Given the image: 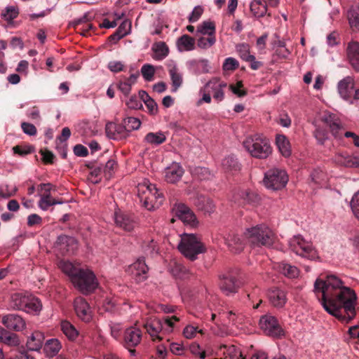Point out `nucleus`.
<instances>
[{
  "label": "nucleus",
  "instance_id": "1",
  "mask_svg": "<svg viewBox=\"0 0 359 359\" xmlns=\"http://www.w3.org/2000/svg\"><path fill=\"white\" fill-rule=\"evenodd\" d=\"M314 292L325 310L342 323H348L356 315L357 296L335 275L319 277L314 283Z\"/></svg>",
  "mask_w": 359,
  "mask_h": 359
},
{
  "label": "nucleus",
  "instance_id": "2",
  "mask_svg": "<svg viewBox=\"0 0 359 359\" xmlns=\"http://www.w3.org/2000/svg\"><path fill=\"white\" fill-rule=\"evenodd\" d=\"M137 196L142 205L148 210L158 208L164 200L163 194L153 184H142L137 186Z\"/></svg>",
  "mask_w": 359,
  "mask_h": 359
},
{
  "label": "nucleus",
  "instance_id": "3",
  "mask_svg": "<svg viewBox=\"0 0 359 359\" xmlns=\"http://www.w3.org/2000/svg\"><path fill=\"white\" fill-rule=\"evenodd\" d=\"M245 236L254 246L271 247L276 242V236L273 231L265 224H259L248 229Z\"/></svg>",
  "mask_w": 359,
  "mask_h": 359
},
{
  "label": "nucleus",
  "instance_id": "4",
  "mask_svg": "<svg viewBox=\"0 0 359 359\" xmlns=\"http://www.w3.org/2000/svg\"><path fill=\"white\" fill-rule=\"evenodd\" d=\"M177 248L180 252L191 261L196 259L197 255L205 250L203 244L195 235L187 233L181 236Z\"/></svg>",
  "mask_w": 359,
  "mask_h": 359
},
{
  "label": "nucleus",
  "instance_id": "5",
  "mask_svg": "<svg viewBox=\"0 0 359 359\" xmlns=\"http://www.w3.org/2000/svg\"><path fill=\"white\" fill-rule=\"evenodd\" d=\"M72 283L83 294L91 293L98 285L96 277L93 271L83 269H81L74 275Z\"/></svg>",
  "mask_w": 359,
  "mask_h": 359
},
{
  "label": "nucleus",
  "instance_id": "6",
  "mask_svg": "<svg viewBox=\"0 0 359 359\" xmlns=\"http://www.w3.org/2000/svg\"><path fill=\"white\" fill-rule=\"evenodd\" d=\"M243 147L252 156L257 158H266L272 151L269 141L260 137L246 139L243 142Z\"/></svg>",
  "mask_w": 359,
  "mask_h": 359
},
{
  "label": "nucleus",
  "instance_id": "7",
  "mask_svg": "<svg viewBox=\"0 0 359 359\" xmlns=\"http://www.w3.org/2000/svg\"><path fill=\"white\" fill-rule=\"evenodd\" d=\"M290 248L297 255L310 260L318 258V252L312 244L301 236H295L290 241Z\"/></svg>",
  "mask_w": 359,
  "mask_h": 359
},
{
  "label": "nucleus",
  "instance_id": "8",
  "mask_svg": "<svg viewBox=\"0 0 359 359\" xmlns=\"http://www.w3.org/2000/svg\"><path fill=\"white\" fill-rule=\"evenodd\" d=\"M288 182V175L284 170L273 168L265 173L264 183L265 186L273 190H278L285 187Z\"/></svg>",
  "mask_w": 359,
  "mask_h": 359
},
{
  "label": "nucleus",
  "instance_id": "9",
  "mask_svg": "<svg viewBox=\"0 0 359 359\" xmlns=\"http://www.w3.org/2000/svg\"><path fill=\"white\" fill-rule=\"evenodd\" d=\"M116 226L126 232H132L138 225L137 217L131 212L121 210L114 212Z\"/></svg>",
  "mask_w": 359,
  "mask_h": 359
},
{
  "label": "nucleus",
  "instance_id": "10",
  "mask_svg": "<svg viewBox=\"0 0 359 359\" xmlns=\"http://www.w3.org/2000/svg\"><path fill=\"white\" fill-rule=\"evenodd\" d=\"M219 279V288L226 295L236 293L241 285V280L233 272H227L220 275Z\"/></svg>",
  "mask_w": 359,
  "mask_h": 359
},
{
  "label": "nucleus",
  "instance_id": "11",
  "mask_svg": "<svg viewBox=\"0 0 359 359\" xmlns=\"http://www.w3.org/2000/svg\"><path fill=\"white\" fill-rule=\"evenodd\" d=\"M259 324L262 330L267 335L279 337L283 334V330L278 320L273 316H263L260 318Z\"/></svg>",
  "mask_w": 359,
  "mask_h": 359
},
{
  "label": "nucleus",
  "instance_id": "12",
  "mask_svg": "<svg viewBox=\"0 0 359 359\" xmlns=\"http://www.w3.org/2000/svg\"><path fill=\"white\" fill-rule=\"evenodd\" d=\"M142 335V331L139 328L128 327L125 330L121 343L126 348H135L140 343Z\"/></svg>",
  "mask_w": 359,
  "mask_h": 359
},
{
  "label": "nucleus",
  "instance_id": "13",
  "mask_svg": "<svg viewBox=\"0 0 359 359\" xmlns=\"http://www.w3.org/2000/svg\"><path fill=\"white\" fill-rule=\"evenodd\" d=\"M105 131L107 137L118 140L126 139L130 133L123 122L121 124L112 122L107 123Z\"/></svg>",
  "mask_w": 359,
  "mask_h": 359
},
{
  "label": "nucleus",
  "instance_id": "14",
  "mask_svg": "<svg viewBox=\"0 0 359 359\" xmlns=\"http://www.w3.org/2000/svg\"><path fill=\"white\" fill-rule=\"evenodd\" d=\"M148 269L144 259L140 258L129 266L128 272L136 282H142L147 278Z\"/></svg>",
  "mask_w": 359,
  "mask_h": 359
},
{
  "label": "nucleus",
  "instance_id": "15",
  "mask_svg": "<svg viewBox=\"0 0 359 359\" xmlns=\"http://www.w3.org/2000/svg\"><path fill=\"white\" fill-rule=\"evenodd\" d=\"M227 86L226 82L219 78H213L205 86V90H210L213 94V98L217 102H221L224 98V88Z\"/></svg>",
  "mask_w": 359,
  "mask_h": 359
},
{
  "label": "nucleus",
  "instance_id": "16",
  "mask_svg": "<svg viewBox=\"0 0 359 359\" xmlns=\"http://www.w3.org/2000/svg\"><path fill=\"white\" fill-rule=\"evenodd\" d=\"M337 90L343 99L348 100L354 98L355 87L353 78L348 76L339 81L337 85Z\"/></svg>",
  "mask_w": 359,
  "mask_h": 359
},
{
  "label": "nucleus",
  "instance_id": "17",
  "mask_svg": "<svg viewBox=\"0 0 359 359\" xmlns=\"http://www.w3.org/2000/svg\"><path fill=\"white\" fill-rule=\"evenodd\" d=\"M74 306L77 316L84 322H89L92 318L89 304L86 299L78 297L74 299Z\"/></svg>",
  "mask_w": 359,
  "mask_h": 359
},
{
  "label": "nucleus",
  "instance_id": "18",
  "mask_svg": "<svg viewBox=\"0 0 359 359\" xmlns=\"http://www.w3.org/2000/svg\"><path fill=\"white\" fill-rule=\"evenodd\" d=\"M144 328L150 335L153 341H156V339L161 341L162 339V337L160 336V332L163 330V323L160 319L150 318L144 324Z\"/></svg>",
  "mask_w": 359,
  "mask_h": 359
},
{
  "label": "nucleus",
  "instance_id": "19",
  "mask_svg": "<svg viewBox=\"0 0 359 359\" xmlns=\"http://www.w3.org/2000/svg\"><path fill=\"white\" fill-rule=\"evenodd\" d=\"M184 172L180 163L174 162L165 169V180L168 183L175 184L181 180Z\"/></svg>",
  "mask_w": 359,
  "mask_h": 359
},
{
  "label": "nucleus",
  "instance_id": "20",
  "mask_svg": "<svg viewBox=\"0 0 359 359\" xmlns=\"http://www.w3.org/2000/svg\"><path fill=\"white\" fill-rule=\"evenodd\" d=\"M56 244L63 253H74L77 249V241L71 236L60 235L57 237Z\"/></svg>",
  "mask_w": 359,
  "mask_h": 359
},
{
  "label": "nucleus",
  "instance_id": "21",
  "mask_svg": "<svg viewBox=\"0 0 359 359\" xmlns=\"http://www.w3.org/2000/svg\"><path fill=\"white\" fill-rule=\"evenodd\" d=\"M348 62L355 71L359 72V42L351 41L346 48Z\"/></svg>",
  "mask_w": 359,
  "mask_h": 359
},
{
  "label": "nucleus",
  "instance_id": "22",
  "mask_svg": "<svg viewBox=\"0 0 359 359\" xmlns=\"http://www.w3.org/2000/svg\"><path fill=\"white\" fill-rule=\"evenodd\" d=\"M176 216L184 223L194 226L196 224V216L191 209L184 204H179L175 209Z\"/></svg>",
  "mask_w": 359,
  "mask_h": 359
},
{
  "label": "nucleus",
  "instance_id": "23",
  "mask_svg": "<svg viewBox=\"0 0 359 359\" xmlns=\"http://www.w3.org/2000/svg\"><path fill=\"white\" fill-rule=\"evenodd\" d=\"M268 298L270 303L278 308L283 307L287 301L285 292L277 287H273L269 290Z\"/></svg>",
  "mask_w": 359,
  "mask_h": 359
},
{
  "label": "nucleus",
  "instance_id": "24",
  "mask_svg": "<svg viewBox=\"0 0 359 359\" xmlns=\"http://www.w3.org/2000/svg\"><path fill=\"white\" fill-rule=\"evenodd\" d=\"M2 323L10 330L19 332L23 329L25 325L23 319L16 314H8L2 319Z\"/></svg>",
  "mask_w": 359,
  "mask_h": 359
},
{
  "label": "nucleus",
  "instance_id": "25",
  "mask_svg": "<svg viewBox=\"0 0 359 359\" xmlns=\"http://www.w3.org/2000/svg\"><path fill=\"white\" fill-rule=\"evenodd\" d=\"M334 162L345 167H359L358 156H351L346 153H338L334 157Z\"/></svg>",
  "mask_w": 359,
  "mask_h": 359
},
{
  "label": "nucleus",
  "instance_id": "26",
  "mask_svg": "<svg viewBox=\"0 0 359 359\" xmlns=\"http://www.w3.org/2000/svg\"><path fill=\"white\" fill-rule=\"evenodd\" d=\"M44 340V335L39 331H35L32 333L27 341V347L30 351H39L42 347Z\"/></svg>",
  "mask_w": 359,
  "mask_h": 359
},
{
  "label": "nucleus",
  "instance_id": "27",
  "mask_svg": "<svg viewBox=\"0 0 359 359\" xmlns=\"http://www.w3.org/2000/svg\"><path fill=\"white\" fill-rule=\"evenodd\" d=\"M90 18L88 14H85L82 18L75 20L72 22L73 27L76 31L83 36H86L88 32L93 28V25L89 23Z\"/></svg>",
  "mask_w": 359,
  "mask_h": 359
},
{
  "label": "nucleus",
  "instance_id": "28",
  "mask_svg": "<svg viewBox=\"0 0 359 359\" xmlns=\"http://www.w3.org/2000/svg\"><path fill=\"white\" fill-rule=\"evenodd\" d=\"M225 241L229 250L233 253H239L244 248L243 241L237 234H229Z\"/></svg>",
  "mask_w": 359,
  "mask_h": 359
},
{
  "label": "nucleus",
  "instance_id": "29",
  "mask_svg": "<svg viewBox=\"0 0 359 359\" xmlns=\"http://www.w3.org/2000/svg\"><path fill=\"white\" fill-rule=\"evenodd\" d=\"M324 121L327 126L330 128L332 134L335 137H341L342 134V126L341 125L340 121L336 118L335 116L329 115L325 118Z\"/></svg>",
  "mask_w": 359,
  "mask_h": 359
},
{
  "label": "nucleus",
  "instance_id": "30",
  "mask_svg": "<svg viewBox=\"0 0 359 359\" xmlns=\"http://www.w3.org/2000/svg\"><path fill=\"white\" fill-rule=\"evenodd\" d=\"M29 296L22 292L13 294L11 297V306L14 309L23 311L26 308Z\"/></svg>",
  "mask_w": 359,
  "mask_h": 359
},
{
  "label": "nucleus",
  "instance_id": "31",
  "mask_svg": "<svg viewBox=\"0 0 359 359\" xmlns=\"http://www.w3.org/2000/svg\"><path fill=\"white\" fill-rule=\"evenodd\" d=\"M250 11L256 18L264 17L267 11V6L264 0H254L250 4Z\"/></svg>",
  "mask_w": 359,
  "mask_h": 359
},
{
  "label": "nucleus",
  "instance_id": "32",
  "mask_svg": "<svg viewBox=\"0 0 359 359\" xmlns=\"http://www.w3.org/2000/svg\"><path fill=\"white\" fill-rule=\"evenodd\" d=\"M61 348V344L58 339H50L46 341L43 350L47 356L53 358L56 355Z\"/></svg>",
  "mask_w": 359,
  "mask_h": 359
},
{
  "label": "nucleus",
  "instance_id": "33",
  "mask_svg": "<svg viewBox=\"0 0 359 359\" xmlns=\"http://www.w3.org/2000/svg\"><path fill=\"white\" fill-rule=\"evenodd\" d=\"M276 145L280 152L285 157H288L291 154L290 144L288 140L283 135H278L276 139Z\"/></svg>",
  "mask_w": 359,
  "mask_h": 359
},
{
  "label": "nucleus",
  "instance_id": "34",
  "mask_svg": "<svg viewBox=\"0 0 359 359\" xmlns=\"http://www.w3.org/2000/svg\"><path fill=\"white\" fill-rule=\"evenodd\" d=\"M177 46L180 51L192 50L195 47V40L187 34L182 35L177 40Z\"/></svg>",
  "mask_w": 359,
  "mask_h": 359
},
{
  "label": "nucleus",
  "instance_id": "35",
  "mask_svg": "<svg viewBox=\"0 0 359 359\" xmlns=\"http://www.w3.org/2000/svg\"><path fill=\"white\" fill-rule=\"evenodd\" d=\"M195 203L198 209L205 212L211 213L215 210V205L212 200L204 196H200Z\"/></svg>",
  "mask_w": 359,
  "mask_h": 359
},
{
  "label": "nucleus",
  "instance_id": "36",
  "mask_svg": "<svg viewBox=\"0 0 359 359\" xmlns=\"http://www.w3.org/2000/svg\"><path fill=\"white\" fill-rule=\"evenodd\" d=\"M0 341L9 346H17L19 344L17 334L10 333L4 328H0Z\"/></svg>",
  "mask_w": 359,
  "mask_h": 359
},
{
  "label": "nucleus",
  "instance_id": "37",
  "mask_svg": "<svg viewBox=\"0 0 359 359\" xmlns=\"http://www.w3.org/2000/svg\"><path fill=\"white\" fill-rule=\"evenodd\" d=\"M173 87L172 91H177L182 83V76L176 66L170 67L168 70Z\"/></svg>",
  "mask_w": 359,
  "mask_h": 359
},
{
  "label": "nucleus",
  "instance_id": "38",
  "mask_svg": "<svg viewBox=\"0 0 359 359\" xmlns=\"http://www.w3.org/2000/svg\"><path fill=\"white\" fill-rule=\"evenodd\" d=\"M222 167L226 172H236L240 170V164L237 158L230 155L222 161Z\"/></svg>",
  "mask_w": 359,
  "mask_h": 359
},
{
  "label": "nucleus",
  "instance_id": "39",
  "mask_svg": "<svg viewBox=\"0 0 359 359\" xmlns=\"http://www.w3.org/2000/svg\"><path fill=\"white\" fill-rule=\"evenodd\" d=\"M26 308L24 309V311L30 313H37L41 309L42 304L40 300L32 295H29L27 299V304L26 303Z\"/></svg>",
  "mask_w": 359,
  "mask_h": 359
},
{
  "label": "nucleus",
  "instance_id": "40",
  "mask_svg": "<svg viewBox=\"0 0 359 359\" xmlns=\"http://www.w3.org/2000/svg\"><path fill=\"white\" fill-rule=\"evenodd\" d=\"M238 196L241 198V201H239V204L241 205L250 204L255 205L258 203L259 201L258 195L250 191H241V193L238 194Z\"/></svg>",
  "mask_w": 359,
  "mask_h": 359
},
{
  "label": "nucleus",
  "instance_id": "41",
  "mask_svg": "<svg viewBox=\"0 0 359 359\" xmlns=\"http://www.w3.org/2000/svg\"><path fill=\"white\" fill-rule=\"evenodd\" d=\"M61 330L64 334L71 341H74L79 336V332L68 321H63L61 323Z\"/></svg>",
  "mask_w": 359,
  "mask_h": 359
},
{
  "label": "nucleus",
  "instance_id": "42",
  "mask_svg": "<svg viewBox=\"0 0 359 359\" xmlns=\"http://www.w3.org/2000/svg\"><path fill=\"white\" fill-rule=\"evenodd\" d=\"M279 270L280 273L289 278H297L299 273V269L296 266L285 262L280 264Z\"/></svg>",
  "mask_w": 359,
  "mask_h": 359
},
{
  "label": "nucleus",
  "instance_id": "43",
  "mask_svg": "<svg viewBox=\"0 0 359 359\" xmlns=\"http://www.w3.org/2000/svg\"><path fill=\"white\" fill-rule=\"evenodd\" d=\"M152 49L156 54V58L158 60H163L169 53L168 47L165 43L163 41L155 43Z\"/></svg>",
  "mask_w": 359,
  "mask_h": 359
},
{
  "label": "nucleus",
  "instance_id": "44",
  "mask_svg": "<svg viewBox=\"0 0 359 359\" xmlns=\"http://www.w3.org/2000/svg\"><path fill=\"white\" fill-rule=\"evenodd\" d=\"M347 18L351 27L359 31V11L350 8L347 12Z\"/></svg>",
  "mask_w": 359,
  "mask_h": 359
},
{
  "label": "nucleus",
  "instance_id": "45",
  "mask_svg": "<svg viewBox=\"0 0 359 359\" xmlns=\"http://www.w3.org/2000/svg\"><path fill=\"white\" fill-rule=\"evenodd\" d=\"M215 27L213 22L205 21L197 27V33L203 35L215 36Z\"/></svg>",
  "mask_w": 359,
  "mask_h": 359
},
{
  "label": "nucleus",
  "instance_id": "46",
  "mask_svg": "<svg viewBox=\"0 0 359 359\" xmlns=\"http://www.w3.org/2000/svg\"><path fill=\"white\" fill-rule=\"evenodd\" d=\"M60 266L62 271L68 275L71 282L72 281L74 275L81 269L80 268H77L74 266L73 264L69 262H61Z\"/></svg>",
  "mask_w": 359,
  "mask_h": 359
},
{
  "label": "nucleus",
  "instance_id": "47",
  "mask_svg": "<svg viewBox=\"0 0 359 359\" xmlns=\"http://www.w3.org/2000/svg\"><path fill=\"white\" fill-rule=\"evenodd\" d=\"M144 140L151 144H161L163 143L166 137L163 133H149L144 137Z\"/></svg>",
  "mask_w": 359,
  "mask_h": 359
},
{
  "label": "nucleus",
  "instance_id": "48",
  "mask_svg": "<svg viewBox=\"0 0 359 359\" xmlns=\"http://www.w3.org/2000/svg\"><path fill=\"white\" fill-rule=\"evenodd\" d=\"M236 50L241 58L248 62L254 59V55L250 53L249 46L246 43H241L236 46Z\"/></svg>",
  "mask_w": 359,
  "mask_h": 359
},
{
  "label": "nucleus",
  "instance_id": "49",
  "mask_svg": "<svg viewBox=\"0 0 359 359\" xmlns=\"http://www.w3.org/2000/svg\"><path fill=\"white\" fill-rule=\"evenodd\" d=\"M88 168L90 169V175L91 177H95V183H98L101 180V175L103 172V166L101 164L95 163H90L87 165Z\"/></svg>",
  "mask_w": 359,
  "mask_h": 359
},
{
  "label": "nucleus",
  "instance_id": "50",
  "mask_svg": "<svg viewBox=\"0 0 359 359\" xmlns=\"http://www.w3.org/2000/svg\"><path fill=\"white\" fill-rule=\"evenodd\" d=\"M52 189H47L43 194H40L41 198L39 201V206L43 210H47L50 207V202L53 199L50 195Z\"/></svg>",
  "mask_w": 359,
  "mask_h": 359
},
{
  "label": "nucleus",
  "instance_id": "51",
  "mask_svg": "<svg viewBox=\"0 0 359 359\" xmlns=\"http://www.w3.org/2000/svg\"><path fill=\"white\" fill-rule=\"evenodd\" d=\"M189 65L195 68L196 74H199L201 73H205L208 71V60H193L189 62Z\"/></svg>",
  "mask_w": 359,
  "mask_h": 359
},
{
  "label": "nucleus",
  "instance_id": "52",
  "mask_svg": "<svg viewBox=\"0 0 359 359\" xmlns=\"http://www.w3.org/2000/svg\"><path fill=\"white\" fill-rule=\"evenodd\" d=\"M172 273L176 277L184 279L189 277V271L182 264L175 263L172 269Z\"/></svg>",
  "mask_w": 359,
  "mask_h": 359
},
{
  "label": "nucleus",
  "instance_id": "53",
  "mask_svg": "<svg viewBox=\"0 0 359 359\" xmlns=\"http://www.w3.org/2000/svg\"><path fill=\"white\" fill-rule=\"evenodd\" d=\"M123 123L129 133L134 130H137L141 125L140 121L135 117H128L124 118L123 120Z\"/></svg>",
  "mask_w": 359,
  "mask_h": 359
},
{
  "label": "nucleus",
  "instance_id": "54",
  "mask_svg": "<svg viewBox=\"0 0 359 359\" xmlns=\"http://www.w3.org/2000/svg\"><path fill=\"white\" fill-rule=\"evenodd\" d=\"M142 248L144 252L148 255L152 256L158 253V248L157 243L153 239L144 241Z\"/></svg>",
  "mask_w": 359,
  "mask_h": 359
},
{
  "label": "nucleus",
  "instance_id": "55",
  "mask_svg": "<svg viewBox=\"0 0 359 359\" xmlns=\"http://www.w3.org/2000/svg\"><path fill=\"white\" fill-rule=\"evenodd\" d=\"M216 41L215 36H208V37L201 36L198 39L197 45L201 48H208L211 47Z\"/></svg>",
  "mask_w": 359,
  "mask_h": 359
},
{
  "label": "nucleus",
  "instance_id": "56",
  "mask_svg": "<svg viewBox=\"0 0 359 359\" xmlns=\"http://www.w3.org/2000/svg\"><path fill=\"white\" fill-rule=\"evenodd\" d=\"M142 74L146 81H151L154 78L155 73L154 68L152 65L145 64L142 67L141 69Z\"/></svg>",
  "mask_w": 359,
  "mask_h": 359
},
{
  "label": "nucleus",
  "instance_id": "57",
  "mask_svg": "<svg viewBox=\"0 0 359 359\" xmlns=\"http://www.w3.org/2000/svg\"><path fill=\"white\" fill-rule=\"evenodd\" d=\"M18 8L14 6H8L2 13V16L6 20L12 21L18 17Z\"/></svg>",
  "mask_w": 359,
  "mask_h": 359
},
{
  "label": "nucleus",
  "instance_id": "58",
  "mask_svg": "<svg viewBox=\"0 0 359 359\" xmlns=\"http://www.w3.org/2000/svg\"><path fill=\"white\" fill-rule=\"evenodd\" d=\"M239 66L237 60L233 57H228L224 60L223 64V69L225 71H233L236 69Z\"/></svg>",
  "mask_w": 359,
  "mask_h": 359
},
{
  "label": "nucleus",
  "instance_id": "59",
  "mask_svg": "<svg viewBox=\"0 0 359 359\" xmlns=\"http://www.w3.org/2000/svg\"><path fill=\"white\" fill-rule=\"evenodd\" d=\"M13 151L14 154L20 156H25L32 153L34 151V148L32 146L22 147L17 145L13 147Z\"/></svg>",
  "mask_w": 359,
  "mask_h": 359
},
{
  "label": "nucleus",
  "instance_id": "60",
  "mask_svg": "<svg viewBox=\"0 0 359 359\" xmlns=\"http://www.w3.org/2000/svg\"><path fill=\"white\" fill-rule=\"evenodd\" d=\"M222 348L225 349L224 354L229 356L230 358L235 359L236 357H237L239 350L235 346L222 345L220 350Z\"/></svg>",
  "mask_w": 359,
  "mask_h": 359
},
{
  "label": "nucleus",
  "instance_id": "61",
  "mask_svg": "<svg viewBox=\"0 0 359 359\" xmlns=\"http://www.w3.org/2000/svg\"><path fill=\"white\" fill-rule=\"evenodd\" d=\"M351 207L355 217L359 220V191L353 196Z\"/></svg>",
  "mask_w": 359,
  "mask_h": 359
},
{
  "label": "nucleus",
  "instance_id": "62",
  "mask_svg": "<svg viewBox=\"0 0 359 359\" xmlns=\"http://www.w3.org/2000/svg\"><path fill=\"white\" fill-rule=\"evenodd\" d=\"M243 87V82L241 81H239L236 83V85H233V84L230 85L229 89L237 96L243 97V96L246 95L247 91H246V90H241V88H242Z\"/></svg>",
  "mask_w": 359,
  "mask_h": 359
},
{
  "label": "nucleus",
  "instance_id": "63",
  "mask_svg": "<svg viewBox=\"0 0 359 359\" xmlns=\"http://www.w3.org/2000/svg\"><path fill=\"white\" fill-rule=\"evenodd\" d=\"M203 334V330H197V327L192 325H187L183 331V334L187 339H191L195 337L196 332Z\"/></svg>",
  "mask_w": 359,
  "mask_h": 359
},
{
  "label": "nucleus",
  "instance_id": "64",
  "mask_svg": "<svg viewBox=\"0 0 359 359\" xmlns=\"http://www.w3.org/2000/svg\"><path fill=\"white\" fill-rule=\"evenodd\" d=\"M131 86L124 81H120L116 84V88H118L125 96H128L131 91Z\"/></svg>",
  "mask_w": 359,
  "mask_h": 359
}]
</instances>
